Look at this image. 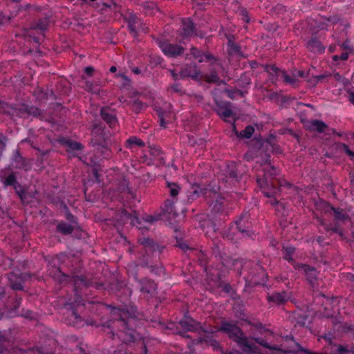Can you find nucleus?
I'll list each match as a JSON object with an SVG mask.
<instances>
[{"label": "nucleus", "instance_id": "obj_13", "mask_svg": "<svg viewBox=\"0 0 354 354\" xmlns=\"http://www.w3.org/2000/svg\"><path fill=\"white\" fill-rule=\"evenodd\" d=\"M135 279L139 283L140 291L142 293L152 295L156 292L157 285L153 281L148 278L139 280L137 276L135 277Z\"/></svg>", "mask_w": 354, "mask_h": 354}, {"label": "nucleus", "instance_id": "obj_30", "mask_svg": "<svg viewBox=\"0 0 354 354\" xmlns=\"http://www.w3.org/2000/svg\"><path fill=\"white\" fill-rule=\"evenodd\" d=\"M56 230L64 235H68L73 233L74 227L64 221H61L57 223Z\"/></svg>", "mask_w": 354, "mask_h": 354}, {"label": "nucleus", "instance_id": "obj_2", "mask_svg": "<svg viewBox=\"0 0 354 354\" xmlns=\"http://www.w3.org/2000/svg\"><path fill=\"white\" fill-rule=\"evenodd\" d=\"M111 313L112 322L122 326L123 332L129 336L126 340L133 341L135 336L133 328L136 326L138 317L136 308L133 306L127 305L122 308L112 306Z\"/></svg>", "mask_w": 354, "mask_h": 354}, {"label": "nucleus", "instance_id": "obj_6", "mask_svg": "<svg viewBox=\"0 0 354 354\" xmlns=\"http://www.w3.org/2000/svg\"><path fill=\"white\" fill-rule=\"evenodd\" d=\"M1 183L4 188L12 187L21 202H24L26 192L21 184L17 181L15 172L12 171L6 176H1Z\"/></svg>", "mask_w": 354, "mask_h": 354}, {"label": "nucleus", "instance_id": "obj_57", "mask_svg": "<svg viewBox=\"0 0 354 354\" xmlns=\"http://www.w3.org/2000/svg\"><path fill=\"white\" fill-rule=\"evenodd\" d=\"M327 230H333V232H337L338 234H339L340 235L342 234V230L339 229V227H327L326 228Z\"/></svg>", "mask_w": 354, "mask_h": 354}, {"label": "nucleus", "instance_id": "obj_50", "mask_svg": "<svg viewBox=\"0 0 354 354\" xmlns=\"http://www.w3.org/2000/svg\"><path fill=\"white\" fill-rule=\"evenodd\" d=\"M21 315L30 319H34L35 317L34 313L30 310H24Z\"/></svg>", "mask_w": 354, "mask_h": 354}, {"label": "nucleus", "instance_id": "obj_1", "mask_svg": "<svg viewBox=\"0 0 354 354\" xmlns=\"http://www.w3.org/2000/svg\"><path fill=\"white\" fill-rule=\"evenodd\" d=\"M75 290L76 292L77 299L74 303H67L65 304V309L67 310L66 315L64 318L67 324L79 327L82 322V317L78 315L77 308L81 305H84L82 299L77 295L78 289L80 290L83 287L88 288L93 286V282L84 275H76L73 277Z\"/></svg>", "mask_w": 354, "mask_h": 354}, {"label": "nucleus", "instance_id": "obj_22", "mask_svg": "<svg viewBox=\"0 0 354 354\" xmlns=\"http://www.w3.org/2000/svg\"><path fill=\"white\" fill-rule=\"evenodd\" d=\"M289 297L285 292H275L271 295L268 296V300L270 302H273L277 305H280L286 302Z\"/></svg>", "mask_w": 354, "mask_h": 354}, {"label": "nucleus", "instance_id": "obj_38", "mask_svg": "<svg viewBox=\"0 0 354 354\" xmlns=\"http://www.w3.org/2000/svg\"><path fill=\"white\" fill-rule=\"evenodd\" d=\"M283 258L288 261L292 260V255L295 252V248L291 246H287L283 248Z\"/></svg>", "mask_w": 354, "mask_h": 354}, {"label": "nucleus", "instance_id": "obj_24", "mask_svg": "<svg viewBox=\"0 0 354 354\" xmlns=\"http://www.w3.org/2000/svg\"><path fill=\"white\" fill-rule=\"evenodd\" d=\"M61 143L68 148L67 149L68 153H71L74 151H81L84 148V146L81 143L70 139L64 138L61 140Z\"/></svg>", "mask_w": 354, "mask_h": 354}, {"label": "nucleus", "instance_id": "obj_52", "mask_svg": "<svg viewBox=\"0 0 354 354\" xmlns=\"http://www.w3.org/2000/svg\"><path fill=\"white\" fill-rule=\"evenodd\" d=\"M243 217V216H241V219L239 221H236L237 228L243 234H245L246 235H249V231L246 230H244V229H242L241 225H241V219H242Z\"/></svg>", "mask_w": 354, "mask_h": 354}, {"label": "nucleus", "instance_id": "obj_32", "mask_svg": "<svg viewBox=\"0 0 354 354\" xmlns=\"http://www.w3.org/2000/svg\"><path fill=\"white\" fill-rule=\"evenodd\" d=\"M33 95L37 100L43 101L48 99V91L41 87H37L34 90Z\"/></svg>", "mask_w": 354, "mask_h": 354}, {"label": "nucleus", "instance_id": "obj_48", "mask_svg": "<svg viewBox=\"0 0 354 354\" xmlns=\"http://www.w3.org/2000/svg\"><path fill=\"white\" fill-rule=\"evenodd\" d=\"M268 169L266 170V174L270 175V176H276L278 173L277 169L271 165L268 166Z\"/></svg>", "mask_w": 354, "mask_h": 354}, {"label": "nucleus", "instance_id": "obj_11", "mask_svg": "<svg viewBox=\"0 0 354 354\" xmlns=\"http://www.w3.org/2000/svg\"><path fill=\"white\" fill-rule=\"evenodd\" d=\"M294 268L299 273L304 274L310 284H313L316 281L317 270L315 268L302 263H296Z\"/></svg>", "mask_w": 354, "mask_h": 354}, {"label": "nucleus", "instance_id": "obj_40", "mask_svg": "<svg viewBox=\"0 0 354 354\" xmlns=\"http://www.w3.org/2000/svg\"><path fill=\"white\" fill-rule=\"evenodd\" d=\"M83 84H84L82 86V87L86 91L91 93L97 92V85H95L93 82L86 80L83 82Z\"/></svg>", "mask_w": 354, "mask_h": 354}, {"label": "nucleus", "instance_id": "obj_51", "mask_svg": "<svg viewBox=\"0 0 354 354\" xmlns=\"http://www.w3.org/2000/svg\"><path fill=\"white\" fill-rule=\"evenodd\" d=\"M66 218L67 221L71 223H77V218L72 214L71 212H68L66 214Z\"/></svg>", "mask_w": 354, "mask_h": 354}, {"label": "nucleus", "instance_id": "obj_10", "mask_svg": "<svg viewBox=\"0 0 354 354\" xmlns=\"http://www.w3.org/2000/svg\"><path fill=\"white\" fill-rule=\"evenodd\" d=\"M159 46L162 53L171 57H176L183 53V48L178 44H172L166 41L160 42Z\"/></svg>", "mask_w": 354, "mask_h": 354}, {"label": "nucleus", "instance_id": "obj_23", "mask_svg": "<svg viewBox=\"0 0 354 354\" xmlns=\"http://www.w3.org/2000/svg\"><path fill=\"white\" fill-rule=\"evenodd\" d=\"M234 122H235V119H233L232 122V126H233V129H234V131L237 137L242 138H250L252 137V136L253 135V133L254 132V128L252 126L248 125L244 129V130L239 132L236 129Z\"/></svg>", "mask_w": 354, "mask_h": 354}, {"label": "nucleus", "instance_id": "obj_53", "mask_svg": "<svg viewBox=\"0 0 354 354\" xmlns=\"http://www.w3.org/2000/svg\"><path fill=\"white\" fill-rule=\"evenodd\" d=\"M93 72H94V68L92 66H87L84 69V73L88 76H91L93 75Z\"/></svg>", "mask_w": 354, "mask_h": 354}, {"label": "nucleus", "instance_id": "obj_59", "mask_svg": "<svg viewBox=\"0 0 354 354\" xmlns=\"http://www.w3.org/2000/svg\"><path fill=\"white\" fill-rule=\"evenodd\" d=\"M5 297V288L0 286V299H3Z\"/></svg>", "mask_w": 354, "mask_h": 354}, {"label": "nucleus", "instance_id": "obj_16", "mask_svg": "<svg viewBox=\"0 0 354 354\" xmlns=\"http://www.w3.org/2000/svg\"><path fill=\"white\" fill-rule=\"evenodd\" d=\"M127 20L129 28L130 31L134 35V37H136V32L138 31L147 32V28H145L142 26V23L141 22L140 19L137 17L136 15L131 14Z\"/></svg>", "mask_w": 354, "mask_h": 354}, {"label": "nucleus", "instance_id": "obj_54", "mask_svg": "<svg viewBox=\"0 0 354 354\" xmlns=\"http://www.w3.org/2000/svg\"><path fill=\"white\" fill-rule=\"evenodd\" d=\"M122 190H123L124 193L129 194L131 198H134L133 192L131 190V189L127 185L125 188H123Z\"/></svg>", "mask_w": 354, "mask_h": 354}, {"label": "nucleus", "instance_id": "obj_14", "mask_svg": "<svg viewBox=\"0 0 354 354\" xmlns=\"http://www.w3.org/2000/svg\"><path fill=\"white\" fill-rule=\"evenodd\" d=\"M12 165L14 168L17 169H24L28 171L30 169V164L29 161L24 158L18 150H17L12 156Z\"/></svg>", "mask_w": 354, "mask_h": 354}, {"label": "nucleus", "instance_id": "obj_44", "mask_svg": "<svg viewBox=\"0 0 354 354\" xmlns=\"http://www.w3.org/2000/svg\"><path fill=\"white\" fill-rule=\"evenodd\" d=\"M127 142L129 145H136L140 146V147H142L145 145V143L142 140H141L140 139H139L135 136L129 138L127 140Z\"/></svg>", "mask_w": 354, "mask_h": 354}, {"label": "nucleus", "instance_id": "obj_37", "mask_svg": "<svg viewBox=\"0 0 354 354\" xmlns=\"http://www.w3.org/2000/svg\"><path fill=\"white\" fill-rule=\"evenodd\" d=\"M100 114L104 121L111 127V109L108 106L102 107Z\"/></svg>", "mask_w": 354, "mask_h": 354}, {"label": "nucleus", "instance_id": "obj_41", "mask_svg": "<svg viewBox=\"0 0 354 354\" xmlns=\"http://www.w3.org/2000/svg\"><path fill=\"white\" fill-rule=\"evenodd\" d=\"M117 243L125 248V250H127L129 252H132L130 243L127 241V238L125 236L120 235V239L118 241Z\"/></svg>", "mask_w": 354, "mask_h": 354}, {"label": "nucleus", "instance_id": "obj_39", "mask_svg": "<svg viewBox=\"0 0 354 354\" xmlns=\"http://www.w3.org/2000/svg\"><path fill=\"white\" fill-rule=\"evenodd\" d=\"M280 72L281 73L283 81L286 84H290V85H295L297 83V80L296 78V75H295L293 74L292 76H290L284 71H280Z\"/></svg>", "mask_w": 354, "mask_h": 354}, {"label": "nucleus", "instance_id": "obj_47", "mask_svg": "<svg viewBox=\"0 0 354 354\" xmlns=\"http://www.w3.org/2000/svg\"><path fill=\"white\" fill-rule=\"evenodd\" d=\"M348 58V53L347 52L342 53L340 55H334L333 56V59L334 61H339V60H346Z\"/></svg>", "mask_w": 354, "mask_h": 354}, {"label": "nucleus", "instance_id": "obj_61", "mask_svg": "<svg viewBox=\"0 0 354 354\" xmlns=\"http://www.w3.org/2000/svg\"><path fill=\"white\" fill-rule=\"evenodd\" d=\"M296 75V78L297 77H304L305 76V73L303 71H298L294 73Z\"/></svg>", "mask_w": 354, "mask_h": 354}, {"label": "nucleus", "instance_id": "obj_4", "mask_svg": "<svg viewBox=\"0 0 354 354\" xmlns=\"http://www.w3.org/2000/svg\"><path fill=\"white\" fill-rule=\"evenodd\" d=\"M112 224L114 225L119 230L120 227L129 224L131 226H136L137 228H140L139 226L140 221L136 214V212L129 209L127 210L122 209L115 213Z\"/></svg>", "mask_w": 354, "mask_h": 354}, {"label": "nucleus", "instance_id": "obj_43", "mask_svg": "<svg viewBox=\"0 0 354 354\" xmlns=\"http://www.w3.org/2000/svg\"><path fill=\"white\" fill-rule=\"evenodd\" d=\"M168 187L171 196L176 197L178 194L180 187L176 183H168Z\"/></svg>", "mask_w": 354, "mask_h": 354}, {"label": "nucleus", "instance_id": "obj_45", "mask_svg": "<svg viewBox=\"0 0 354 354\" xmlns=\"http://www.w3.org/2000/svg\"><path fill=\"white\" fill-rule=\"evenodd\" d=\"M145 107V104L140 100H135L132 103V109L136 113H138Z\"/></svg>", "mask_w": 354, "mask_h": 354}, {"label": "nucleus", "instance_id": "obj_15", "mask_svg": "<svg viewBox=\"0 0 354 354\" xmlns=\"http://www.w3.org/2000/svg\"><path fill=\"white\" fill-rule=\"evenodd\" d=\"M201 71L198 69L196 65H189L184 67L179 73L180 79L190 77L194 80H200Z\"/></svg>", "mask_w": 354, "mask_h": 354}, {"label": "nucleus", "instance_id": "obj_19", "mask_svg": "<svg viewBox=\"0 0 354 354\" xmlns=\"http://www.w3.org/2000/svg\"><path fill=\"white\" fill-rule=\"evenodd\" d=\"M179 325L185 331H196L201 328L199 323L189 317L181 319L179 322Z\"/></svg>", "mask_w": 354, "mask_h": 354}, {"label": "nucleus", "instance_id": "obj_27", "mask_svg": "<svg viewBox=\"0 0 354 354\" xmlns=\"http://www.w3.org/2000/svg\"><path fill=\"white\" fill-rule=\"evenodd\" d=\"M307 48L314 53H323L324 47L322 43L315 38H312L307 43Z\"/></svg>", "mask_w": 354, "mask_h": 354}, {"label": "nucleus", "instance_id": "obj_7", "mask_svg": "<svg viewBox=\"0 0 354 354\" xmlns=\"http://www.w3.org/2000/svg\"><path fill=\"white\" fill-rule=\"evenodd\" d=\"M8 280L10 288L14 290H22L24 289V283L28 275L22 272L19 269H15L8 274Z\"/></svg>", "mask_w": 354, "mask_h": 354}, {"label": "nucleus", "instance_id": "obj_8", "mask_svg": "<svg viewBox=\"0 0 354 354\" xmlns=\"http://www.w3.org/2000/svg\"><path fill=\"white\" fill-rule=\"evenodd\" d=\"M16 115L21 118H28L30 116L35 118L42 117V111L38 107L25 104H20L15 110Z\"/></svg>", "mask_w": 354, "mask_h": 354}, {"label": "nucleus", "instance_id": "obj_49", "mask_svg": "<svg viewBox=\"0 0 354 354\" xmlns=\"http://www.w3.org/2000/svg\"><path fill=\"white\" fill-rule=\"evenodd\" d=\"M341 147L344 150L345 153L351 158V159L354 158V152L350 150L346 144H341Z\"/></svg>", "mask_w": 354, "mask_h": 354}, {"label": "nucleus", "instance_id": "obj_9", "mask_svg": "<svg viewBox=\"0 0 354 354\" xmlns=\"http://www.w3.org/2000/svg\"><path fill=\"white\" fill-rule=\"evenodd\" d=\"M215 103L216 104L215 108L216 113L225 121L230 122L228 118H234V113L231 109V104L227 102H219L216 99H215Z\"/></svg>", "mask_w": 354, "mask_h": 354}, {"label": "nucleus", "instance_id": "obj_5", "mask_svg": "<svg viewBox=\"0 0 354 354\" xmlns=\"http://www.w3.org/2000/svg\"><path fill=\"white\" fill-rule=\"evenodd\" d=\"M50 24V17L46 15L44 17L39 18L35 21L28 31V36L32 38L35 44H39L44 37V32L48 29Z\"/></svg>", "mask_w": 354, "mask_h": 354}, {"label": "nucleus", "instance_id": "obj_63", "mask_svg": "<svg viewBox=\"0 0 354 354\" xmlns=\"http://www.w3.org/2000/svg\"><path fill=\"white\" fill-rule=\"evenodd\" d=\"M146 221L149 223H153V222L157 221V218L153 216H148L146 218Z\"/></svg>", "mask_w": 354, "mask_h": 354}, {"label": "nucleus", "instance_id": "obj_20", "mask_svg": "<svg viewBox=\"0 0 354 354\" xmlns=\"http://www.w3.org/2000/svg\"><path fill=\"white\" fill-rule=\"evenodd\" d=\"M174 201L173 200L167 199L165 201L162 209L165 216L168 219L175 218L178 216L174 209Z\"/></svg>", "mask_w": 354, "mask_h": 354}, {"label": "nucleus", "instance_id": "obj_35", "mask_svg": "<svg viewBox=\"0 0 354 354\" xmlns=\"http://www.w3.org/2000/svg\"><path fill=\"white\" fill-rule=\"evenodd\" d=\"M199 342H205L209 346H211L214 351H221V347L219 342L214 339L209 337L208 336L204 337L203 339H200Z\"/></svg>", "mask_w": 354, "mask_h": 354}, {"label": "nucleus", "instance_id": "obj_17", "mask_svg": "<svg viewBox=\"0 0 354 354\" xmlns=\"http://www.w3.org/2000/svg\"><path fill=\"white\" fill-rule=\"evenodd\" d=\"M114 289L116 295L122 297L124 300H128L132 294L131 289L127 286L124 281H118L114 284V287L112 286V290Z\"/></svg>", "mask_w": 354, "mask_h": 354}, {"label": "nucleus", "instance_id": "obj_28", "mask_svg": "<svg viewBox=\"0 0 354 354\" xmlns=\"http://www.w3.org/2000/svg\"><path fill=\"white\" fill-rule=\"evenodd\" d=\"M190 50L193 57L199 62H203L205 60L212 59L214 58L210 54H204L195 47H192Z\"/></svg>", "mask_w": 354, "mask_h": 354}, {"label": "nucleus", "instance_id": "obj_21", "mask_svg": "<svg viewBox=\"0 0 354 354\" xmlns=\"http://www.w3.org/2000/svg\"><path fill=\"white\" fill-rule=\"evenodd\" d=\"M206 189L202 188L198 184L194 183L190 185L187 192L188 201L195 200L205 194Z\"/></svg>", "mask_w": 354, "mask_h": 354}, {"label": "nucleus", "instance_id": "obj_31", "mask_svg": "<svg viewBox=\"0 0 354 354\" xmlns=\"http://www.w3.org/2000/svg\"><path fill=\"white\" fill-rule=\"evenodd\" d=\"M139 241L145 247L147 252H153L158 248V245L149 238H142Z\"/></svg>", "mask_w": 354, "mask_h": 354}, {"label": "nucleus", "instance_id": "obj_12", "mask_svg": "<svg viewBox=\"0 0 354 354\" xmlns=\"http://www.w3.org/2000/svg\"><path fill=\"white\" fill-rule=\"evenodd\" d=\"M93 140L95 145H100L103 147H108L106 133L104 129L101 126L95 124L92 130Z\"/></svg>", "mask_w": 354, "mask_h": 354}, {"label": "nucleus", "instance_id": "obj_64", "mask_svg": "<svg viewBox=\"0 0 354 354\" xmlns=\"http://www.w3.org/2000/svg\"><path fill=\"white\" fill-rule=\"evenodd\" d=\"M5 263L8 265L9 267H12L14 265V261L11 259H7Z\"/></svg>", "mask_w": 354, "mask_h": 354}, {"label": "nucleus", "instance_id": "obj_56", "mask_svg": "<svg viewBox=\"0 0 354 354\" xmlns=\"http://www.w3.org/2000/svg\"><path fill=\"white\" fill-rule=\"evenodd\" d=\"M169 72L171 73V75L172 78L174 80H177L178 79H180L179 74L176 73L174 70H169Z\"/></svg>", "mask_w": 354, "mask_h": 354}, {"label": "nucleus", "instance_id": "obj_26", "mask_svg": "<svg viewBox=\"0 0 354 354\" xmlns=\"http://www.w3.org/2000/svg\"><path fill=\"white\" fill-rule=\"evenodd\" d=\"M194 33V24L189 19L183 20L182 35L184 37H189Z\"/></svg>", "mask_w": 354, "mask_h": 354}, {"label": "nucleus", "instance_id": "obj_55", "mask_svg": "<svg viewBox=\"0 0 354 354\" xmlns=\"http://www.w3.org/2000/svg\"><path fill=\"white\" fill-rule=\"evenodd\" d=\"M328 76V75L326 74L317 75V76H315V80L316 82L318 83Z\"/></svg>", "mask_w": 354, "mask_h": 354}, {"label": "nucleus", "instance_id": "obj_58", "mask_svg": "<svg viewBox=\"0 0 354 354\" xmlns=\"http://www.w3.org/2000/svg\"><path fill=\"white\" fill-rule=\"evenodd\" d=\"M171 88L175 92L180 91V85L178 84H175L172 85Z\"/></svg>", "mask_w": 354, "mask_h": 354}, {"label": "nucleus", "instance_id": "obj_34", "mask_svg": "<svg viewBox=\"0 0 354 354\" xmlns=\"http://www.w3.org/2000/svg\"><path fill=\"white\" fill-rule=\"evenodd\" d=\"M330 209L333 211L335 219L337 222H344L348 218V216L344 213L342 209H335L333 207H330Z\"/></svg>", "mask_w": 354, "mask_h": 354}, {"label": "nucleus", "instance_id": "obj_3", "mask_svg": "<svg viewBox=\"0 0 354 354\" xmlns=\"http://www.w3.org/2000/svg\"><path fill=\"white\" fill-rule=\"evenodd\" d=\"M222 331L228 335L229 337L236 342L245 354H257L259 348L249 342L248 338L244 336L241 330L236 325L227 322H223L220 328L210 331H205L208 334H213Z\"/></svg>", "mask_w": 354, "mask_h": 354}, {"label": "nucleus", "instance_id": "obj_42", "mask_svg": "<svg viewBox=\"0 0 354 354\" xmlns=\"http://www.w3.org/2000/svg\"><path fill=\"white\" fill-rule=\"evenodd\" d=\"M228 50L230 54H236L243 56V54L241 52L239 46L232 42H229Z\"/></svg>", "mask_w": 354, "mask_h": 354}, {"label": "nucleus", "instance_id": "obj_25", "mask_svg": "<svg viewBox=\"0 0 354 354\" xmlns=\"http://www.w3.org/2000/svg\"><path fill=\"white\" fill-rule=\"evenodd\" d=\"M12 350V342L0 333V354H7Z\"/></svg>", "mask_w": 354, "mask_h": 354}, {"label": "nucleus", "instance_id": "obj_33", "mask_svg": "<svg viewBox=\"0 0 354 354\" xmlns=\"http://www.w3.org/2000/svg\"><path fill=\"white\" fill-rule=\"evenodd\" d=\"M279 192V189L276 187H272L270 191H263V193L265 196L268 198H270L271 200L270 201V204L272 205H275L278 203V201L275 198V196Z\"/></svg>", "mask_w": 354, "mask_h": 354}, {"label": "nucleus", "instance_id": "obj_36", "mask_svg": "<svg viewBox=\"0 0 354 354\" xmlns=\"http://www.w3.org/2000/svg\"><path fill=\"white\" fill-rule=\"evenodd\" d=\"M157 111V113L158 115L159 119H160V125L162 128L166 127V122L165 118L168 117V114H170L169 112L163 111L161 108H158L156 109Z\"/></svg>", "mask_w": 354, "mask_h": 354}, {"label": "nucleus", "instance_id": "obj_29", "mask_svg": "<svg viewBox=\"0 0 354 354\" xmlns=\"http://www.w3.org/2000/svg\"><path fill=\"white\" fill-rule=\"evenodd\" d=\"M308 129L312 131H316L319 133H322L325 131L327 125L322 121L318 120H313L308 122Z\"/></svg>", "mask_w": 354, "mask_h": 354}, {"label": "nucleus", "instance_id": "obj_62", "mask_svg": "<svg viewBox=\"0 0 354 354\" xmlns=\"http://www.w3.org/2000/svg\"><path fill=\"white\" fill-rule=\"evenodd\" d=\"M218 80V77L216 74H212L211 77L208 80L209 82H216Z\"/></svg>", "mask_w": 354, "mask_h": 354}, {"label": "nucleus", "instance_id": "obj_18", "mask_svg": "<svg viewBox=\"0 0 354 354\" xmlns=\"http://www.w3.org/2000/svg\"><path fill=\"white\" fill-rule=\"evenodd\" d=\"M58 261L57 257L53 259V266L52 270L49 269L50 275L54 279L59 281L61 283L66 282L69 279V276L63 273L59 267L56 266V262Z\"/></svg>", "mask_w": 354, "mask_h": 354}, {"label": "nucleus", "instance_id": "obj_46", "mask_svg": "<svg viewBox=\"0 0 354 354\" xmlns=\"http://www.w3.org/2000/svg\"><path fill=\"white\" fill-rule=\"evenodd\" d=\"M21 300L22 299L20 296L17 294L15 295L14 301L12 305V308L14 311H17V310L19 308Z\"/></svg>", "mask_w": 354, "mask_h": 354}, {"label": "nucleus", "instance_id": "obj_60", "mask_svg": "<svg viewBox=\"0 0 354 354\" xmlns=\"http://www.w3.org/2000/svg\"><path fill=\"white\" fill-rule=\"evenodd\" d=\"M223 290L225 292H227V293H230V291L232 290V288H231V286L228 283L227 284H225L224 286H223Z\"/></svg>", "mask_w": 354, "mask_h": 354}]
</instances>
